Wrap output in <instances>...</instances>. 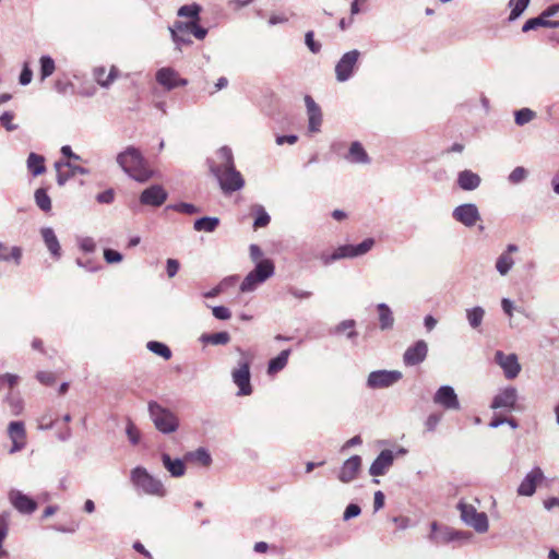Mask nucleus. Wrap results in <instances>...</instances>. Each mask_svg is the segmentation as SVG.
<instances>
[{
    "label": "nucleus",
    "mask_w": 559,
    "mask_h": 559,
    "mask_svg": "<svg viewBox=\"0 0 559 559\" xmlns=\"http://www.w3.org/2000/svg\"><path fill=\"white\" fill-rule=\"evenodd\" d=\"M219 164H210L211 173L218 180L224 193H231L243 188L245 180L241 174L235 168L233 152L228 146H222L216 152Z\"/></svg>",
    "instance_id": "obj_1"
},
{
    "label": "nucleus",
    "mask_w": 559,
    "mask_h": 559,
    "mask_svg": "<svg viewBox=\"0 0 559 559\" xmlns=\"http://www.w3.org/2000/svg\"><path fill=\"white\" fill-rule=\"evenodd\" d=\"M117 163L126 174L139 182L147 181L153 175L141 152L133 146H129L119 153Z\"/></svg>",
    "instance_id": "obj_2"
},
{
    "label": "nucleus",
    "mask_w": 559,
    "mask_h": 559,
    "mask_svg": "<svg viewBox=\"0 0 559 559\" xmlns=\"http://www.w3.org/2000/svg\"><path fill=\"white\" fill-rule=\"evenodd\" d=\"M130 481L134 489L141 493L158 498L167 496V489L164 483L148 473L143 466H136L131 469Z\"/></svg>",
    "instance_id": "obj_3"
},
{
    "label": "nucleus",
    "mask_w": 559,
    "mask_h": 559,
    "mask_svg": "<svg viewBox=\"0 0 559 559\" xmlns=\"http://www.w3.org/2000/svg\"><path fill=\"white\" fill-rule=\"evenodd\" d=\"M148 413L155 428L165 435L175 432L179 427L178 417L156 402L148 403Z\"/></svg>",
    "instance_id": "obj_4"
},
{
    "label": "nucleus",
    "mask_w": 559,
    "mask_h": 559,
    "mask_svg": "<svg viewBox=\"0 0 559 559\" xmlns=\"http://www.w3.org/2000/svg\"><path fill=\"white\" fill-rule=\"evenodd\" d=\"M275 272V266L272 260L264 259L259 261L254 269L250 271L242 283L240 284V292H253L260 284L272 277Z\"/></svg>",
    "instance_id": "obj_5"
},
{
    "label": "nucleus",
    "mask_w": 559,
    "mask_h": 559,
    "mask_svg": "<svg viewBox=\"0 0 559 559\" xmlns=\"http://www.w3.org/2000/svg\"><path fill=\"white\" fill-rule=\"evenodd\" d=\"M373 245L374 240L372 238H367L358 245L341 246L331 254L323 253L321 255V261L324 265H330L341 259L360 257L370 251Z\"/></svg>",
    "instance_id": "obj_6"
},
{
    "label": "nucleus",
    "mask_w": 559,
    "mask_h": 559,
    "mask_svg": "<svg viewBox=\"0 0 559 559\" xmlns=\"http://www.w3.org/2000/svg\"><path fill=\"white\" fill-rule=\"evenodd\" d=\"M457 509L461 513L462 521L473 527L477 533H486L489 527L488 516L485 512H478L472 504L463 501L459 502Z\"/></svg>",
    "instance_id": "obj_7"
},
{
    "label": "nucleus",
    "mask_w": 559,
    "mask_h": 559,
    "mask_svg": "<svg viewBox=\"0 0 559 559\" xmlns=\"http://www.w3.org/2000/svg\"><path fill=\"white\" fill-rule=\"evenodd\" d=\"M241 355L238 361V367L231 372L234 383L239 388L238 395H250L252 392L250 383V358L241 349H238Z\"/></svg>",
    "instance_id": "obj_8"
},
{
    "label": "nucleus",
    "mask_w": 559,
    "mask_h": 559,
    "mask_svg": "<svg viewBox=\"0 0 559 559\" xmlns=\"http://www.w3.org/2000/svg\"><path fill=\"white\" fill-rule=\"evenodd\" d=\"M360 52L357 49L345 52L335 64V78L337 82L348 81L355 73Z\"/></svg>",
    "instance_id": "obj_9"
},
{
    "label": "nucleus",
    "mask_w": 559,
    "mask_h": 559,
    "mask_svg": "<svg viewBox=\"0 0 559 559\" xmlns=\"http://www.w3.org/2000/svg\"><path fill=\"white\" fill-rule=\"evenodd\" d=\"M403 378L399 370H376L369 373L367 386L372 390L386 389L397 383Z\"/></svg>",
    "instance_id": "obj_10"
},
{
    "label": "nucleus",
    "mask_w": 559,
    "mask_h": 559,
    "mask_svg": "<svg viewBox=\"0 0 559 559\" xmlns=\"http://www.w3.org/2000/svg\"><path fill=\"white\" fill-rule=\"evenodd\" d=\"M559 12V4H552L545 9L538 16L527 20L522 26V32L526 33L538 27H559V21H550L549 19Z\"/></svg>",
    "instance_id": "obj_11"
},
{
    "label": "nucleus",
    "mask_w": 559,
    "mask_h": 559,
    "mask_svg": "<svg viewBox=\"0 0 559 559\" xmlns=\"http://www.w3.org/2000/svg\"><path fill=\"white\" fill-rule=\"evenodd\" d=\"M518 399V390L514 386H506L493 396L490 408L493 411L512 412L516 408Z\"/></svg>",
    "instance_id": "obj_12"
},
{
    "label": "nucleus",
    "mask_w": 559,
    "mask_h": 559,
    "mask_svg": "<svg viewBox=\"0 0 559 559\" xmlns=\"http://www.w3.org/2000/svg\"><path fill=\"white\" fill-rule=\"evenodd\" d=\"M433 403L445 411H459L461 408L457 394L451 385H441L435 393Z\"/></svg>",
    "instance_id": "obj_13"
},
{
    "label": "nucleus",
    "mask_w": 559,
    "mask_h": 559,
    "mask_svg": "<svg viewBox=\"0 0 559 559\" xmlns=\"http://www.w3.org/2000/svg\"><path fill=\"white\" fill-rule=\"evenodd\" d=\"M428 355V344L424 340L415 342L408 346L403 354V364L407 367H413L425 361Z\"/></svg>",
    "instance_id": "obj_14"
},
{
    "label": "nucleus",
    "mask_w": 559,
    "mask_h": 559,
    "mask_svg": "<svg viewBox=\"0 0 559 559\" xmlns=\"http://www.w3.org/2000/svg\"><path fill=\"white\" fill-rule=\"evenodd\" d=\"M452 216L455 221L466 227H473L478 221H480L479 211L473 203H465L456 206L452 212Z\"/></svg>",
    "instance_id": "obj_15"
},
{
    "label": "nucleus",
    "mask_w": 559,
    "mask_h": 559,
    "mask_svg": "<svg viewBox=\"0 0 559 559\" xmlns=\"http://www.w3.org/2000/svg\"><path fill=\"white\" fill-rule=\"evenodd\" d=\"M495 361L503 370L507 379H514L521 371V365L519 364L518 356L515 354H504L501 350H497L495 354Z\"/></svg>",
    "instance_id": "obj_16"
},
{
    "label": "nucleus",
    "mask_w": 559,
    "mask_h": 559,
    "mask_svg": "<svg viewBox=\"0 0 559 559\" xmlns=\"http://www.w3.org/2000/svg\"><path fill=\"white\" fill-rule=\"evenodd\" d=\"M8 437L12 445L9 450L10 454L22 451L26 445V430L23 421H11L8 425Z\"/></svg>",
    "instance_id": "obj_17"
},
{
    "label": "nucleus",
    "mask_w": 559,
    "mask_h": 559,
    "mask_svg": "<svg viewBox=\"0 0 559 559\" xmlns=\"http://www.w3.org/2000/svg\"><path fill=\"white\" fill-rule=\"evenodd\" d=\"M156 81L167 91L174 90L176 87L186 86L188 81L179 76V73L169 67L160 68L156 72Z\"/></svg>",
    "instance_id": "obj_18"
},
{
    "label": "nucleus",
    "mask_w": 559,
    "mask_h": 559,
    "mask_svg": "<svg viewBox=\"0 0 559 559\" xmlns=\"http://www.w3.org/2000/svg\"><path fill=\"white\" fill-rule=\"evenodd\" d=\"M8 497L10 503L22 514H32L37 509L36 501L21 490L11 489Z\"/></svg>",
    "instance_id": "obj_19"
},
{
    "label": "nucleus",
    "mask_w": 559,
    "mask_h": 559,
    "mask_svg": "<svg viewBox=\"0 0 559 559\" xmlns=\"http://www.w3.org/2000/svg\"><path fill=\"white\" fill-rule=\"evenodd\" d=\"M457 533L455 530L440 525L437 522H432L430 524V534L428 535V539L435 545L448 544L456 540Z\"/></svg>",
    "instance_id": "obj_20"
},
{
    "label": "nucleus",
    "mask_w": 559,
    "mask_h": 559,
    "mask_svg": "<svg viewBox=\"0 0 559 559\" xmlns=\"http://www.w3.org/2000/svg\"><path fill=\"white\" fill-rule=\"evenodd\" d=\"M543 478V471L539 467H534L521 481L520 486L518 487V495L524 497L533 496L536 491L537 483L542 481Z\"/></svg>",
    "instance_id": "obj_21"
},
{
    "label": "nucleus",
    "mask_w": 559,
    "mask_h": 559,
    "mask_svg": "<svg viewBox=\"0 0 559 559\" xmlns=\"http://www.w3.org/2000/svg\"><path fill=\"white\" fill-rule=\"evenodd\" d=\"M166 190L159 185L146 188L140 195V202L144 205L160 206L167 200Z\"/></svg>",
    "instance_id": "obj_22"
},
{
    "label": "nucleus",
    "mask_w": 559,
    "mask_h": 559,
    "mask_svg": "<svg viewBox=\"0 0 559 559\" xmlns=\"http://www.w3.org/2000/svg\"><path fill=\"white\" fill-rule=\"evenodd\" d=\"M361 467V457L359 455H353L349 459H347L337 475V478L342 483H350L354 479H356L359 471Z\"/></svg>",
    "instance_id": "obj_23"
},
{
    "label": "nucleus",
    "mask_w": 559,
    "mask_h": 559,
    "mask_svg": "<svg viewBox=\"0 0 559 559\" xmlns=\"http://www.w3.org/2000/svg\"><path fill=\"white\" fill-rule=\"evenodd\" d=\"M305 105L308 114V129L310 132H319L322 124V111L319 105L309 95L305 96Z\"/></svg>",
    "instance_id": "obj_24"
},
{
    "label": "nucleus",
    "mask_w": 559,
    "mask_h": 559,
    "mask_svg": "<svg viewBox=\"0 0 559 559\" xmlns=\"http://www.w3.org/2000/svg\"><path fill=\"white\" fill-rule=\"evenodd\" d=\"M394 461V454L391 450H383L376 457L369 468V473L371 476H382L386 473V471L392 466Z\"/></svg>",
    "instance_id": "obj_25"
},
{
    "label": "nucleus",
    "mask_w": 559,
    "mask_h": 559,
    "mask_svg": "<svg viewBox=\"0 0 559 559\" xmlns=\"http://www.w3.org/2000/svg\"><path fill=\"white\" fill-rule=\"evenodd\" d=\"M519 251L516 245L510 243L507 249L497 258L496 270L501 276H506L514 265L512 253Z\"/></svg>",
    "instance_id": "obj_26"
},
{
    "label": "nucleus",
    "mask_w": 559,
    "mask_h": 559,
    "mask_svg": "<svg viewBox=\"0 0 559 559\" xmlns=\"http://www.w3.org/2000/svg\"><path fill=\"white\" fill-rule=\"evenodd\" d=\"M40 234L48 251L53 259L58 260L61 257V247L53 229L44 227L40 229Z\"/></svg>",
    "instance_id": "obj_27"
},
{
    "label": "nucleus",
    "mask_w": 559,
    "mask_h": 559,
    "mask_svg": "<svg viewBox=\"0 0 559 559\" xmlns=\"http://www.w3.org/2000/svg\"><path fill=\"white\" fill-rule=\"evenodd\" d=\"M345 159L352 164L366 165V164L370 163L369 155L367 154V152L364 148V146L361 145V143L358 141H354L350 144L349 150H348L347 154L345 155Z\"/></svg>",
    "instance_id": "obj_28"
},
{
    "label": "nucleus",
    "mask_w": 559,
    "mask_h": 559,
    "mask_svg": "<svg viewBox=\"0 0 559 559\" xmlns=\"http://www.w3.org/2000/svg\"><path fill=\"white\" fill-rule=\"evenodd\" d=\"M480 177L472 170H463L457 175V185L462 190L473 191L479 187Z\"/></svg>",
    "instance_id": "obj_29"
},
{
    "label": "nucleus",
    "mask_w": 559,
    "mask_h": 559,
    "mask_svg": "<svg viewBox=\"0 0 559 559\" xmlns=\"http://www.w3.org/2000/svg\"><path fill=\"white\" fill-rule=\"evenodd\" d=\"M164 467L169 472L173 477H181L186 473V465L180 459L173 460L168 453L160 455Z\"/></svg>",
    "instance_id": "obj_30"
},
{
    "label": "nucleus",
    "mask_w": 559,
    "mask_h": 559,
    "mask_svg": "<svg viewBox=\"0 0 559 559\" xmlns=\"http://www.w3.org/2000/svg\"><path fill=\"white\" fill-rule=\"evenodd\" d=\"M377 310L379 314V325L381 330H390L394 325V317L391 308L384 304H378Z\"/></svg>",
    "instance_id": "obj_31"
},
{
    "label": "nucleus",
    "mask_w": 559,
    "mask_h": 559,
    "mask_svg": "<svg viewBox=\"0 0 559 559\" xmlns=\"http://www.w3.org/2000/svg\"><path fill=\"white\" fill-rule=\"evenodd\" d=\"M27 169L33 176H40L46 171L45 157L31 153L27 157Z\"/></svg>",
    "instance_id": "obj_32"
},
{
    "label": "nucleus",
    "mask_w": 559,
    "mask_h": 559,
    "mask_svg": "<svg viewBox=\"0 0 559 559\" xmlns=\"http://www.w3.org/2000/svg\"><path fill=\"white\" fill-rule=\"evenodd\" d=\"M289 355L290 349H284L275 358H272L267 365V373L275 374L283 370L288 362Z\"/></svg>",
    "instance_id": "obj_33"
},
{
    "label": "nucleus",
    "mask_w": 559,
    "mask_h": 559,
    "mask_svg": "<svg viewBox=\"0 0 559 559\" xmlns=\"http://www.w3.org/2000/svg\"><path fill=\"white\" fill-rule=\"evenodd\" d=\"M117 73L116 67H111L107 75L104 67L95 68L93 72L96 82L103 87H108L116 80Z\"/></svg>",
    "instance_id": "obj_34"
},
{
    "label": "nucleus",
    "mask_w": 559,
    "mask_h": 559,
    "mask_svg": "<svg viewBox=\"0 0 559 559\" xmlns=\"http://www.w3.org/2000/svg\"><path fill=\"white\" fill-rule=\"evenodd\" d=\"M200 342L203 344H211V345H226L230 341V335L228 332H217L207 334L204 333L200 336Z\"/></svg>",
    "instance_id": "obj_35"
},
{
    "label": "nucleus",
    "mask_w": 559,
    "mask_h": 559,
    "mask_svg": "<svg viewBox=\"0 0 559 559\" xmlns=\"http://www.w3.org/2000/svg\"><path fill=\"white\" fill-rule=\"evenodd\" d=\"M484 317L485 309L480 306L466 309V319L472 329L477 330L481 325Z\"/></svg>",
    "instance_id": "obj_36"
},
{
    "label": "nucleus",
    "mask_w": 559,
    "mask_h": 559,
    "mask_svg": "<svg viewBox=\"0 0 559 559\" xmlns=\"http://www.w3.org/2000/svg\"><path fill=\"white\" fill-rule=\"evenodd\" d=\"M218 225H219V219L217 217L204 216V217L198 218L194 222L193 228L197 231L213 233L217 228Z\"/></svg>",
    "instance_id": "obj_37"
},
{
    "label": "nucleus",
    "mask_w": 559,
    "mask_h": 559,
    "mask_svg": "<svg viewBox=\"0 0 559 559\" xmlns=\"http://www.w3.org/2000/svg\"><path fill=\"white\" fill-rule=\"evenodd\" d=\"M9 534V515H0V559L9 556V552L3 548V543Z\"/></svg>",
    "instance_id": "obj_38"
},
{
    "label": "nucleus",
    "mask_w": 559,
    "mask_h": 559,
    "mask_svg": "<svg viewBox=\"0 0 559 559\" xmlns=\"http://www.w3.org/2000/svg\"><path fill=\"white\" fill-rule=\"evenodd\" d=\"M36 205L44 212L51 210V199L48 195L46 189L39 188L34 194Z\"/></svg>",
    "instance_id": "obj_39"
},
{
    "label": "nucleus",
    "mask_w": 559,
    "mask_h": 559,
    "mask_svg": "<svg viewBox=\"0 0 559 559\" xmlns=\"http://www.w3.org/2000/svg\"><path fill=\"white\" fill-rule=\"evenodd\" d=\"M40 64V80L44 81L56 70V64L53 59L50 56H41L39 59Z\"/></svg>",
    "instance_id": "obj_40"
},
{
    "label": "nucleus",
    "mask_w": 559,
    "mask_h": 559,
    "mask_svg": "<svg viewBox=\"0 0 559 559\" xmlns=\"http://www.w3.org/2000/svg\"><path fill=\"white\" fill-rule=\"evenodd\" d=\"M531 0H510L509 7L511 8L510 21H514L521 16V14L526 10Z\"/></svg>",
    "instance_id": "obj_41"
},
{
    "label": "nucleus",
    "mask_w": 559,
    "mask_h": 559,
    "mask_svg": "<svg viewBox=\"0 0 559 559\" xmlns=\"http://www.w3.org/2000/svg\"><path fill=\"white\" fill-rule=\"evenodd\" d=\"M146 347L148 350L163 357L166 360L170 359V357H171V350L164 343L151 341L147 343Z\"/></svg>",
    "instance_id": "obj_42"
},
{
    "label": "nucleus",
    "mask_w": 559,
    "mask_h": 559,
    "mask_svg": "<svg viewBox=\"0 0 559 559\" xmlns=\"http://www.w3.org/2000/svg\"><path fill=\"white\" fill-rule=\"evenodd\" d=\"M62 167L69 168L72 177L75 176L76 174L86 176V175H90V173H91L90 169L79 166V165H74L70 160H68V162L59 160V162L55 163V168L57 171H59V169H61Z\"/></svg>",
    "instance_id": "obj_43"
},
{
    "label": "nucleus",
    "mask_w": 559,
    "mask_h": 559,
    "mask_svg": "<svg viewBox=\"0 0 559 559\" xmlns=\"http://www.w3.org/2000/svg\"><path fill=\"white\" fill-rule=\"evenodd\" d=\"M536 112L530 108H522L514 112V120L518 126H524L535 119Z\"/></svg>",
    "instance_id": "obj_44"
},
{
    "label": "nucleus",
    "mask_w": 559,
    "mask_h": 559,
    "mask_svg": "<svg viewBox=\"0 0 559 559\" xmlns=\"http://www.w3.org/2000/svg\"><path fill=\"white\" fill-rule=\"evenodd\" d=\"M527 176L528 171L524 167L518 166L509 174L508 181L511 185H519L523 182L527 178Z\"/></svg>",
    "instance_id": "obj_45"
},
{
    "label": "nucleus",
    "mask_w": 559,
    "mask_h": 559,
    "mask_svg": "<svg viewBox=\"0 0 559 559\" xmlns=\"http://www.w3.org/2000/svg\"><path fill=\"white\" fill-rule=\"evenodd\" d=\"M200 11L201 8L198 4L182 5L178 10V15L183 17H191L193 19L192 21H198Z\"/></svg>",
    "instance_id": "obj_46"
},
{
    "label": "nucleus",
    "mask_w": 559,
    "mask_h": 559,
    "mask_svg": "<svg viewBox=\"0 0 559 559\" xmlns=\"http://www.w3.org/2000/svg\"><path fill=\"white\" fill-rule=\"evenodd\" d=\"M168 209H171L176 212L188 214V215H192V214L200 212L199 207H197L195 205H193L191 203H185V202L169 205Z\"/></svg>",
    "instance_id": "obj_47"
},
{
    "label": "nucleus",
    "mask_w": 559,
    "mask_h": 559,
    "mask_svg": "<svg viewBox=\"0 0 559 559\" xmlns=\"http://www.w3.org/2000/svg\"><path fill=\"white\" fill-rule=\"evenodd\" d=\"M442 419V413H432L428 415L425 420V428L428 432H432L436 430L437 426L440 424Z\"/></svg>",
    "instance_id": "obj_48"
},
{
    "label": "nucleus",
    "mask_w": 559,
    "mask_h": 559,
    "mask_svg": "<svg viewBox=\"0 0 559 559\" xmlns=\"http://www.w3.org/2000/svg\"><path fill=\"white\" fill-rule=\"evenodd\" d=\"M169 32L174 43L179 49L181 45H189L192 43L188 34H182L181 32L171 28H169Z\"/></svg>",
    "instance_id": "obj_49"
},
{
    "label": "nucleus",
    "mask_w": 559,
    "mask_h": 559,
    "mask_svg": "<svg viewBox=\"0 0 559 559\" xmlns=\"http://www.w3.org/2000/svg\"><path fill=\"white\" fill-rule=\"evenodd\" d=\"M257 213L258 215L253 224L254 228L265 227L270 223V215L265 212V210L262 206L258 207Z\"/></svg>",
    "instance_id": "obj_50"
},
{
    "label": "nucleus",
    "mask_w": 559,
    "mask_h": 559,
    "mask_svg": "<svg viewBox=\"0 0 559 559\" xmlns=\"http://www.w3.org/2000/svg\"><path fill=\"white\" fill-rule=\"evenodd\" d=\"M305 44L312 53H318L321 50V44L314 40V33L308 31L305 34Z\"/></svg>",
    "instance_id": "obj_51"
},
{
    "label": "nucleus",
    "mask_w": 559,
    "mask_h": 559,
    "mask_svg": "<svg viewBox=\"0 0 559 559\" xmlns=\"http://www.w3.org/2000/svg\"><path fill=\"white\" fill-rule=\"evenodd\" d=\"M355 328V321L354 320H344L342 321L335 329V331L337 333H342V332H345V331H349L347 336L348 338H353L356 336V332L354 330Z\"/></svg>",
    "instance_id": "obj_52"
},
{
    "label": "nucleus",
    "mask_w": 559,
    "mask_h": 559,
    "mask_svg": "<svg viewBox=\"0 0 559 559\" xmlns=\"http://www.w3.org/2000/svg\"><path fill=\"white\" fill-rule=\"evenodd\" d=\"M234 277L233 276H229V277H226L224 278L218 285H216L214 288H212L211 290L206 292L203 294V297L204 298H213V297H216L218 296L219 294H222L225 288H226V282H229V281H233Z\"/></svg>",
    "instance_id": "obj_53"
},
{
    "label": "nucleus",
    "mask_w": 559,
    "mask_h": 559,
    "mask_svg": "<svg viewBox=\"0 0 559 559\" xmlns=\"http://www.w3.org/2000/svg\"><path fill=\"white\" fill-rule=\"evenodd\" d=\"M14 115L11 111H5L0 116V122L8 131H14L17 128L16 124L12 123Z\"/></svg>",
    "instance_id": "obj_54"
},
{
    "label": "nucleus",
    "mask_w": 559,
    "mask_h": 559,
    "mask_svg": "<svg viewBox=\"0 0 559 559\" xmlns=\"http://www.w3.org/2000/svg\"><path fill=\"white\" fill-rule=\"evenodd\" d=\"M213 316L218 320H228L231 317L230 310L225 306H215L212 308Z\"/></svg>",
    "instance_id": "obj_55"
},
{
    "label": "nucleus",
    "mask_w": 559,
    "mask_h": 559,
    "mask_svg": "<svg viewBox=\"0 0 559 559\" xmlns=\"http://www.w3.org/2000/svg\"><path fill=\"white\" fill-rule=\"evenodd\" d=\"M7 401L13 415H20L22 413L23 401L20 397L9 396Z\"/></svg>",
    "instance_id": "obj_56"
},
{
    "label": "nucleus",
    "mask_w": 559,
    "mask_h": 559,
    "mask_svg": "<svg viewBox=\"0 0 559 559\" xmlns=\"http://www.w3.org/2000/svg\"><path fill=\"white\" fill-rule=\"evenodd\" d=\"M197 461H199L202 465L204 466H207L210 465L211 463V455L209 454V452L203 449V448H200L198 449L193 454H191Z\"/></svg>",
    "instance_id": "obj_57"
},
{
    "label": "nucleus",
    "mask_w": 559,
    "mask_h": 559,
    "mask_svg": "<svg viewBox=\"0 0 559 559\" xmlns=\"http://www.w3.org/2000/svg\"><path fill=\"white\" fill-rule=\"evenodd\" d=\"M104 259L107 263H119L122 261V254L112 249L104 250Z\"/></svg>",
    "instance_id": "obj_58"
},
{
    "label": "nucleus",
    "mask_w": 559,
    "mask_h": 559,
    "mask_svg": "<svg viewBox=\"0 0 559 559\" xmlns=\"http://www.w3.org/2000/svg\"><path fill=\"white\" fill-rule=\"evenodd\" d=\"M360 512H361V509L358 504L350 503L346 507L344 514H343V519H344V521H348L353 518L358 516L360 514Z\"/></svg>",
    "instance_id": "obj_59"
},
{
    "label": "nucleus",
    "mask_w": 559,
    "mask_h": 559,
    "mask_svg": "<svg viewBox=\"0 0 559 559\" xmlns=\"http://www.w3.org/2000/svg\"><path fill=\"white\" fill-rule=\"evenodd\" d=\"M79 246L84 252H88V253L94 252L96 249V243H95L94 239L91 237L81 238L79 241Z\"/></svg>",
    "instance_id": "obj_60"
},
{
    "label": "nucleus",
    "mask_w": 559,
    "mask_h": 559,
    "mask_svg": "<svg viewBox=\"0 0 559 559\" xmlns=\"http://www.w3.org/2000/svg\"><path fill=\"white\" fill-rule=\"evenodd\" d=\"M36 379L45 385H51L56 381L53 373L47 371H38L36 373Z\"/></svg>",
    "instance_id": "obj_61"
},
{
    "label": "nucleus",
    "mask_w": 559,
    "mask_h": 559,
    "mask_svg": "<svg viewBox=\"0 0 559 559\" xmlns=\"http://www.w3.org/2000/svg\"><path fill=\"white\" fill-rule=\"evenodd\" d=\"M33 79V71L28 67L27 63L24 64L22 72L19 78V82L21 85H27L32 82Z\"/></svg>",
    "instance_id": "obj_62"
},
{
    "label": "nucleus",
    "mask_w": 559,
    "mask_h": 559,
    "mask_svg": "<svg viewBox=\"0 0 559 559\" xmlns=\"http://www.w3.org/2000/svg\"><path fill=\"white\" fill-rule=\"evenodd\" d=\"M115 192L112 189H108L104 192H100L96 195V200L98 203L110 204L114 202Z\"/></svg>",
    "instance_id": "obj_63"
},
{
    "label": "nucleus",
    "mask_w": 559,
    "mask_h": 559,
    "mask_svg": "<svg viewBox=\"0 0 559 559\" xmlns=\"http://www.w3.org/2000/svg\"><path fill=\"white\" fill-rule=\"evenodd\" d=\"M126 432H127L128 438H129V440H130V442L132 444H138L139 443V441H140V432H139V430L136 429V427L132 423L128 424Z\"/></svg>",
    "instance_id": "obj_64"
}]
</instances>
